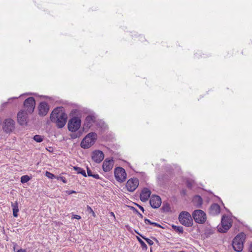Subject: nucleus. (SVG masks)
I'll return each mask as SVG.
<instances>
[{
  "instance_id": "1",
  "label": "nucleus",
  "mask_w": 252,
  "mask_h": 252,
  "mask_svg": "<svg viewBox=\"0 0 252 252\" xmlns=\"http://www.w3.org/2000/svg\"><path fill=\"white\" fill-rule=\"evenodd\" d=\"M67 118V115L64 113L62 107L54 109L50 115L51 121L56 123L59 128H62L64 126Z\"/></svg>"
},
{
  "instance_id": "2",
  "label": "nucleus",
  "mask_w": 252,
  "mask_h": 252,
  "mask_svg": "<svg viewBox=\"0 0 252 252\" xmlns=\"http://www.w3.org/2000/svg\"><path fill=\"white\" fill-rule=\"evenodd\" d=\"M96 139V133L95 132H90L83 139L80 146L83 149L89 148L94 144Z\"/></svg>"
},
{
  "instance_id": "3",
  "label": "nucleus",
  "mask_w": 252,
  "mask_h": 252,
  "mask_svg": "<svg viewBox=\"0 0 252 252\" xmlns=\"http://www.w3.org/2000/svg\"><path fill=\"white\" fill-rule=\"evenodd\" d=\"M245 235L244 233H241L238 234L233 239L232 242V246L233 249L237 252L242 251L244 247V242L245 240Z\"/></svg>"
},
{
  "instance_id": "4",
  "label": "nucleus",
  "mask_w": 252,
  "mask_h": 252,
  "mask_svg": "<svg viewBox=\"0 0 252 252\" xmlns=\"http://www.w3.org/2000/svg\"><path fill=\"white\" fill-rule=\"evenodd\" d=\"M179 220L182 224L187 227L191 226L193 224L191 215L186 211H183L180 214Z\"/></svg>"
},
{
  "instance_id": "5",
  "label": "nucleus",
  "mask_w": 252,
  "mask_h": 252,
  "mask_svg": "<svg viewBox=\"0 0 252 252\" xmlns=\"http://www.w3.org/2000/svg\"><path fill=\"white\" fill-rule=\"evenodd\" d=\"M2 128L6 133L12 132L15 128V122L11 118H6L2 122Z\"/></svg>"
},
{
  "instance_id": "6",
  "label": "nucleus",
  "mask_w": 252,
  "mask_h": 252,
  "mask_svg": "<svg viewBox=\"0 0 252 252\" xmlns=\"http://www.w3.org/2000/svg\"><path fill=\"white\" fill-rule=\"evenodd\" d=\"M192 217L197 223H204L206 220L207 217L205 213L201 210H196L192 213Z\"/></svg>"
},
{
  "instance_id": "7",
  "label": "nucleus",
  "mask_w": 252,
  "mask_h": 252,
  "mask_svg": "<svg viewBox=\"0 0 252 252\" xmlns=\"http://www.w3.org/2000/svg\"><path fill=\"white\" fill-rule=\"evenodd\" d=\"M81 121L78 117H73L71 119L68 124V128L70 131H77L80 127Z\"/></svg>"
},
{
  "instance_id": "8",
  "label": "nucleus",
  "mask_w": 252,
  "mask_h": 252,
  "mask_svg": "<svg viewBox=\"0 0 252 252\" xmlns=\"http://www.w3.org/2000/svg\"><path fill=\"white\" fill-rule=\"evenodd\" d=\"M114 175L116 179L119 182H124L126 178V173L125 170L120 167H118L115 169Z\"/></svg>"
},
{
  "instance_id": "9",
  "label": "nucleus",
  "mask_w": 252,
  "mask_h": 252,
  "mask_svg": "<svg viewBox=\"0 0 252 252\" xmlns=\"http://www.w3.org/2000/svg\"><path fill=\"white\" fill-rule=\"evenodd\" d=\"M231 226V221L227 217L223 216L221 218V226L218 230L221 233L226 232Z\"/></svg>"
},
{
  "instance_id": "10",
  "label": "nucleus",
  "mask_w": 252,
  "mask_h": 252,
  "mask_svg": "<svg viewBox=\"0 0 252 252\" xmlns=\"http://www.w3.org/2000/svg\"><path fill=\"white\" fill-rule=\"evenodd\" d=\"M24 106L27 109V110L29 113H32L35 106L34 98L33 97H30L26 99L24 101Z\"/></svg>"
},
{
  "instance_id": "11",
  "label": "nucleus",
  "mask_w": 252,
  "mask_h": 252,
  "mask_svg": "<svg viewBox=\"0 0 252 252\" xmlns=\"http://www.w3.org/2000/svg\"><path fill=\"white\" fill-rule=\"evenodd\" d=\"M27 113L24 111H20L17 114V121L21 126H26L28 123Z\"/></svg>"
},
{
  "instance_id": "12",
  "label": "nucleus",
  "mask_w": 252,
  "mask_h": 252,
  "mask_svg": "<svg viewBox=\"0 0 252 252\" xmlns=\"http://www.w3.org/2000/svg\"><path fill=\"white\" fill-rule=\"evenodd\" d=\"M139 185V181L137 178L129 179L126 183V187L129 191H133L137 188Z\"/></svg>"
},
{
  "instance_id": "13",
  "label": "nucleus",
  "mask_w": 252,
  "mask_h": 252,
  "mask_svg": "<svg viewBox=\"0 0 252 252\" xmlns=\"http://www.w3.org/2000/svg\"><path fill=\"white\" fill-rule=\"evenodd\" d=\"M150 204L153 208H159L161 204V199L158 195H152L150 199Z\"/></svg>"
},
{
  "instance_id": "14",
  "label": "nucleus",
  "mask_w": 252,
  "mask_h": 252,
  "mask_svg": "<svg viewBox=\"0 0 252 252\" xmlns=\"http://www.w3.org/2000/svg\"><path fill=\"white\" fill-rule=\"evenodd\" d=\"M103 153L100 150H95L92 153V158L96 163H100L104 158Z\"/></svg>"
},
{
  "instance_id": "15",
  "label": "nucleus",
  "mask_w": 252,
  "mask_h": 252,
  "mask_svg": "<svg viewBox=\"0 0 252 252\" xmlns=\"http://www.w3.org/2000/svg\"><path fill=\"white\" fill-rule=\"evenodd\" d=\"M49 107L46 102H41L39 106V115L40 116H45L48 112Z\"/></svg>"
},
{
  "instance_id": "16",
  "label": "nucleus",
  "mask_w": 252,
  "mask_h": 252,
  "mask_svg": "<svg viewBox=\"0 0 252 252\" xmlns=\"http://www.w3.org/2000/svg\"><path fill=\"white\" fill-rule=\"evenodd\" d=\"M114 161L113 159H106L103 162L102 168L105 172L110 171L113 167Z\"/></svg>"
},
{
  "instance_id": "17",
  "label": "nucleus",
  "mask_w": 252,
  "mask_h": 252,
  "mask_svg": "<svg viewBox=\"0 0 252 252\" xmlns=\"http://www.w3.org/2000/svg\"><path fill=\"white\" fill-rule=\"evenodd\" d=\"M151 191L147 188H144L140 194V199L143 202H146L151 195Z\"/></svg>"
},
{
  "instance_id": "18",
  "label": "nucleus",
  "mask_w": 252,
  "mask_h": 252,
  "mask_svg": "<svg viewBox=\"0 0 252 252\" xmlns=\"http://www.w3.org/2000/svg\"><path fill=\"white\" fill-rule=\"evenodd\" d=\"M220 213V207L216 203H214L211 205L209 208V213L213 215L216 216Z\"/></svg>"
},
{
  "instance_id": "19",
  "label": "nucleus",
  "mask_w": 252,
  "mask_h": 252,
  "mask_svg": "<svg viewBox=\"0 0 252 252\" xmlns=\"http://www.w3.org/2000/svg\"><path fill=\"white\" fill-rule=\"evenodd\" d=\"M95 121V117L94 115H88L85 119V126L87 127H90L91 125L94 123Z\"/></svg>"
},
{
  "instance_id": "20",
  "label": "nucleus",
  "mask_w": 252,
  "mask_h": 252,
  "mask_svg": "<svg viewBox=\"0 0 252 252\" xmlns=\"http://www.w3.org/2000/svg\"><path fill=\"white\" fill-rule=\"evenodd\" d=\"M11 207L12 208L13 216L17 217L18 216V212H19L18 204L17 202L14 203L11 202Z\"/></svg>"
},
{
  "instance_id": "21",
  "label": "nucleus",
  "mask_w": 252,
  "mask_h": 252,
  "mask_svg": "<svg viewBox=\"0 0 252 252\" xmlns=\"http://www.w3.org/2000/svg\"><path fill=\"white\" fill-rule=\"evenodd\" d=\"M73 168H74V170L76 171L78 174H81L83 176L87 177V175H86L85 171L84 169H83L82 168H81V167H77V166H74Z\"/></svg>"
},
{
  "instance_id": "22",
  "label": "nucleus",
  "mask_w": 252,
  "mask_h": 252,
  "mask_svg": "<svg viewBox=\"0 0 252 252\" xmlns=\"http://www.w3.org/2000/svg\"><path fill=\"white\" fill-rule=\"evenodd\" d=\"M31 179L28 175H24L21 177V182L23 184L27 183Z\"/></svg>"
},
{
  "instance_id": "23",
  "label": "nucleus",
  "mask_w": 252,
  "mask_h": 252,
  "mask_svg": "<svg viewBox=\"0 0 252 252\" xmlns=\"http://www.w3.org/2000/svg\"><path fill=\"white\" fill-rule=\"evenodd\" d=\"M33 139L37 142H41L43 140V137L39 135H35L33 136Z\"/></svg>"
},
{
  "instance_id": "24",
  "label": "nucleus",
  "mask_w": 252,
  "mask_h": 252,
  "mask_svg": "<svg viewBox=\"0 0 252 252\" xmlns=\"http://www.w3.org/2000/svg\"><path fill=\"white\" fill-rule=\"evenodd\" d=\"M45 176L51 179H57V177L54 174L48 171L46 172Z\"/></svg>"
},
{
  "instance_id": "25",
  "label": "nucleus",
  "mask_w": 252,
  "mask_h": 252,
  "mask_svg": "<svg viewBox=\"0 0 252 252\" xmlns=\"http://www.w3.org/2000/svg\"><path fill=\"white\" fill-rule=\"evenodd\" d=\"M137 238L142 248L146 250L147 249V246L144 242L138 237H137Z\"/></svg>"
},
{
  "instance_id": "26",
  "label": "nucleus",
  "mask_w": 252,
  "mask_h": 252,
  "mask_svg": "<svg viewBox=\"0 0 252 252\" xmlns=\"http://www.w3.org/2000/svg\"><path fill=\"white\" fill-rule=\"evenodd\" d=\"M174 230H176L177 231L180 232V233H183V228L182 226H178L175 225L172 226Z\"/></svg>"
},
{
  "instance_id": "27",
  "label": "nucleus",
  "mask_w": 252,
  "mask_h": 252,
  "mask_svg": "<svg viewBox=\"0 0 252 252\" xmlns=\"http://www.w3.org/2000/svg\"><path fill=\"white\" fill-rule=\"evenodd\" d=\"M162 209L164 211H165V212L169 211L170 209L169 205L168 204H164L162 206Z\"/></svg>"
},
{
  "instance_id": "28",
  "label": "nucleus",
  "mask_w": 252,
  "mask_h": 252,
  "mask_svg": "<svg viewBox=\"0 0 252 252\" xmlns=\"http://www.w3.org/2000/svg\"><path fill=\"white\" fill-rule=\"evenodd\" d=\"M146 241V242L150 246H152L153 245L154 242L152 240H150L149 238H146L144 236H141Z\"/></svg>"
},
{
  "instance_id": "29",
  "label": "nucleus",
  "mask_w": 252,
  "mask_h": 252,
  "mask_svg": "<svg viewBox=\"0 0 252 252\" xmlns=\"http://www.w3.org/2000/svg\"><path fill=\"white\" fill-rule=\"evenodd\" d=\"M57 179L58 180L62 181L64 183H67V180H66V178L64 177L58 176V177H57Z\"/></svg>"
},
{
  "instance_id": "30",
  "label": "nucleus",
  "mask_w": 252,
  "mask_h": 252,
  "mask_svg": "<svg viewBox=\"0 0 252 252\" xmlns=\"http://www.w3.org/2000/svg\"><path fill=\"white\" fill-rule=\"evenodd\" d=\"M193 182L188 181H187V187L191 189L192 185H193Z\"/></svg>"
},
{
  "instance_id": "31",
  "label": "nucleus",
  "mask_w": 252,
  "mask_h": 252,
  "mask_svg": "<svg viewBox=\"0 0 252 252\" xmlns=\"http://www.w3.org/2000/svg\"><path fill=\"white\" fill-rule=\"evenodd\" d=\"M18 98V97H11V98H9V99H8V101H7V102L4 103L2 105H3V106H4L5 105H6V104H7L8 103H10V100H12V99H17V98Z\"/></svg>"
},
{
  "instance_id": "32",
  "label": "nucleus",
  "mask_w": 252,
  "mask_h": 252,
  "mask_svg": "<svg viewBox=\"0 0 252 252\" xmlns=\"http://www.w3.org/2000/svg\"><path fill=\"white\" fill-rule=\"evenodd\" d=\"M151 225H154L155 226L158 227H161V225L159 224H158V223L157 222H152V223H151Z\"/></svg>"
},
{
  "instance_id": "33",
  "label": "nucleus",
  "mask_w": 252,
  "mask_h": 252,
  "mask_svg": "<svg viewBox=\"0 0 252 252\" xmlns=\"http://www.w3.org/2000/svg\"><path fill=\"white\" fill-rule=\"evenodd\" d=\"M87 174L88 176L89 177H91V176H93V173L91 170L89 168H87Z\"/></svg>"
},
{
  "instance_id": "34",
  "label": "nucleus",
  "mask_w": 252,
  "mask_h": 252,
  "mask_svg": "<svg viewBox=\"0 0 252 252\" xmlns=\"http://www.w3.org/2000/svg\"><path fill=\"white\" fill-rule=\"evenodd\" d=\"M66 193L68 194V195H70V194H71L72 193H76V192L74 190H66Z\"/></svg>"
},
{
  "instance_id": "35",
  "label": "nucleus",
  "mask_w": 252,
  "mask_h": 252,
  "mask_svg": "<svg viewBox=\"0 0 252 252\" xmlns=\"http://www.w3.org/2000/svg\"><path fill=\"white\" fill-rule=\"evenodd\" d=\"M91 177H93V178H95V179H99V176L98 174H93V176H91Z\"/></svg>"
},
{
  "instance_id": "36",
  "label": "nucleus",
  "mask_w": 252,
  "mask_h": 252,
  "mask_svg": "<svg viewBox=\"0 0 252 252\" xmlns=\"http://www.w3.org/2000/svg\"><path fill=\"white\" fill-rule=\"evenodd\" d=\"M144 221H145L146 224H151V223H152V221L150 220H149V219H145L144 220Z\"/></svg>"
},
{
  "instance_id": "37",
  "label": "nucleus",
  "mask_w": 252,
  "mask_h": 252,
  "mask_svg": "<svg viewBox=\"0 0 252 252\" xmlns=\"http://www.w3.org/2000/svg\"><path fill=\"white\" fill-rule=\"evenodd\" d=\"M73 218L77 219V220H79L81 219V217L79 215H73Z\"/></svg>"
},
{
  "instance_id": "38",
  "label": "nucleus",
  "mask_w": 252,
  "mask_h": 252,
  "mask_svg": "<svg viewBox=\"0 0 252 252\" xmlns=\"http://www.w3.org/2000/svg\"><path fill=\"white\" fill-rule=\"evenodd\" d=\"M136 205H137V206L139 207V209H140V210H141L143 212H144V208H143L142 206H140V205H138V204H136Z\"/></svg>"
},
{
  "instance_id": "39",
  "label": "nucleus",
  "mask_w": 252,
  "mask_h": 252,
  "mask_svg": "<svg viewBox=\"0 0 252 252\" xmlns=\"http://www.w3.org/2000/svg\"><path fill=\"white\" fill-rule=\"evenodd\" d=\"M249 252H252V243L250 245L249 247Z\"/></svg>"
},
{
  "instance_id": "40",
  "label": "nucleus",
  "mask_w": 252,
  "mask_h": 252,
  "mask_svg": "<svg viewBox=\"0 0 252 252\" xmlns=\"http://www.w3.org/2000/svg\"><path fill=\"white\" fill-rule=\"evenodd\" d=\"M135 211L140 218H143V215L141 214H140L139 212H138V211L137 210H135Z\"/></svg>"
},
{
  "instance_id": "41",
  "label": "nucleus",
  "mask_w": 252,
  "mask_h": 252,
  "mask_svg": "<svg viewBox=\"0 0 252 252\" xmlns=\"http://www.w3.org/2000/svg\"><path fill=\"white\" fill-rule=\"evenodd\" d=\"M17 252H26L25 250L20 249Z\"/></svg>"
},
{
  "instance_id": "42",
  "label": "nucleus",
  "mask_w": 252,
  "mask_h": 252,
  "mask_svg": "<svg viewBox=\"0 0 252 252\" xmlns=\"http://www.w3.org/2000/svg\"><path fill=\"white\" fill-rule=\"evenodd\" d=\"M110 215H111V216H112L114 217H115V215H114V213L112 212H110Z\"/></svg>"
},
{
  "instance_id": "43",
  "label": "nucleus",
  "mask_w": 252,
  "mask_h": 252,
  "mask_svg": "<svg viewBox=\"0 0 252 252\" xmlns=\"http://www.w3.org/2000/svg\"><path fill=\"white\" fill-rule=\"evenodd\" d=\"M71 137H72V138H76V137H77V136H75V135H73H73H72V136H71Z\"/></svg>"
},
{
  "instance_id": "44",
  "label": "nucleus",
  "mask_w": 252,
  "mask_h": 252,
  "mask_svg": "<svg viewBox=\"0 0 252 252\" xmlns=\"http://www.w3.org/2000/svg\"><path fill=\"white\" fill-rule=\"evenodd\" d=\"M198 197L199 199L201 201V200H202L200 196H198Z\"/></svg>"
},
{
  "instance_id": "45",
  "label": "nucleus",
  "mask_w": 252,
  "mask_h": 252,
  "mask_svg": "<svg viewBox=\"0 0 252 252\" xmlns=\"http://www.w3.org/2000/svg\"><path fill=\"white\" fill-rule=\"evenodd\" d=\"M182 193H183V194H185V191L183 190V191H182Z\"/></svg>"
},
{
  "instance_id": "46",
  "label": "nucleus",
  "mask_w": 252,
  "mask_h": 252,
  "mask_svg": "<svg viewBox=\"0 0 252 252\" xmlns=\"http://www.w3.org/2000/svg\"><path fill=\"white\" fill-rule=\"evenodd\" d=\"M90 209L91 210V211L93 212V210L90 207Z\"/></svg>"
},
{
  "instance_id": "47",
  "label": "nucleus",
  "mask_w": 252,
  "mask_h": 252,
  "mask_svg": "<svg viewBox=\"0 0 252 252\" xmlns=\"http://www.w3.org/2000/svg\"><path fill=\"white\" fill-rule=\"evenodd\" d=\"M49 252H51V251H49Z\"/></svg>"
},
{
  "instance_id": "48",
  "label": "nucleus",
  "mask_w": 252,
  "mask_h": 252,
  "mask_svg": "<svg viewBox=\"0 0 252 252\" xmlns=\"http://www.w3.org/2000/svg\"><path fill=\"white\" fill-rule=\"evenodd\" d=\"M151 252H152V251Z\"/></svg>"
}]
</instances>
